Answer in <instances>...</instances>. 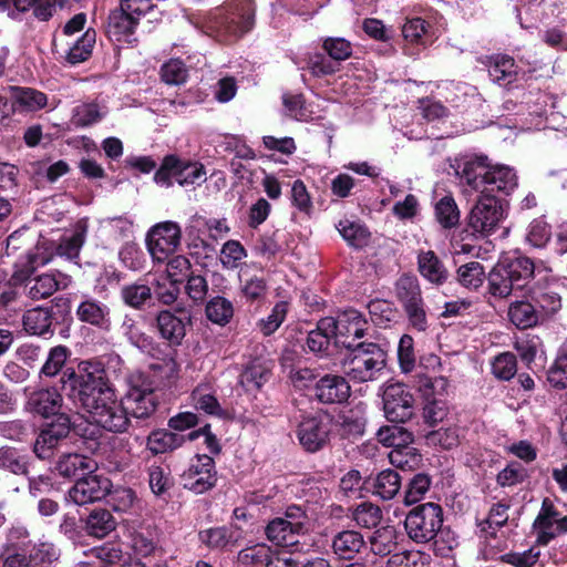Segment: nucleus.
Instances as JSON below:
<instances>
[{"label":"nucleus","mask_w":567,"mask_h":567,"mask_svg":"<svg viewBox=\"0 0 567 567\" xmlns=\"http://www.w3.org/2000/svg\"><path fill=\"white\" fill-rule=\"evenodd\" d=\"M122 400L130 416L135 419L150 417L158 405L152 380L141 372L128 378V389Z\"/></svg>","instance_id":"7"},{"label":"nucleus","mask_w":567,"mask_h":567,"mask_svg":"<svg viewBox=\"0 0 567 567\" xmlns=\"http://www.w3.org/2000/svg\"><path fill=\"white\" fill-rule=\"evenodd\" d=\"M378 440L385 446L399 449L409 445L413 441V436L405 429L396 425L381 427L378 431Z\"/></svg>","instance_id":"53"},{"label":"nucleus","mask_w":567,"mask_h":567,"mask_svg":"<svg viewBox=\"0 0 567 567\" xmlns=\"http://www.w3.org/2000/svg\"><path fill=\"white\" fill-rule=\"evenodd\" d=\"M317 399L326 404L343 403L351 393L346 378L336 374L322 377L315 386Z\"/></svg>","instance_id":"20"},{"label":"nucleus","mask_w":567,"mask_h":567,"mask_svg":"<svg viewBox=\"0 0 567 567\" xmlns=\"http://www.w3.org/2000/svg\"><path fill=\"white\" fill-rule=\"evenodd\" d=\"M365 545L361 533L342 530L332 539L333 553L341 559H352Z\"/></svg>","instance_id":"28"},{"label":"nucleus","mask_w":567,"mask_h":567,"mask_svg":"<svg viewBox=\"0 0 567 567\" xmlns=\"http://www.w3.org/2000/svg\"><path fill=\"white\" fill-rule=\"evenodd\" d=\"M383 409L390 422L404 423L414 414L413 394L402 383L388 384L383 392Z\"/></svg>","instance_id":"10"},{"label":"nucleus","mask_w":567,"mask_h":567,"mask_svg":"<svg viewBox=\"0 0 567 567\" xmlns=\"http://www.w3.org/2000/svg\"><path fill=\"white\" fill-rule=\"evenodd\" d=\"M107 495L110 506L118 513H128L138 503L136 493L130 487L117 486L114 489L110 488Z\"/></svg>","instance_id":"46"},{"label":"nucleus","mask_w":567,"mask_h":567,"mask_svg":"<svg viewBox=\"0 0 567 567\" xmlns=\"http://www.w3.org/2000/svg\"><path fill=\"white\" fill-rule=\"evenodd\" d=\"M154 293L161 303L171 306L178 298L179 284L172 281L167 277L158 278L154 284Z\"/></svg>","instance_id":"64"},{"label":"nucleus","mask_w":567,"mask_h":567,"mask_svg":"<svg viewBox=\"0 0 567 567\" xmlns=\"http://www.w3.org/2000/svg\"><path fill=\"white\" fill-rule=\"evenodd\" d=\"M443 525V509L439 504H421L409 512L404 520L408 536L415 543H427L437 536Z\"/></svg>","instance_id":"5"},{"label":"nucleus","mask_w":567,"mask_h":567,"mask_svg":"<svg viewBox=\"0 0 567 567\" xmlns=\"http://www.w3.org/2000/svg\"><path fill=\"white\" fill-rule=\"evenodd\" d=\"M13 103L22 111L35 112L43 109L48 103L44 93L31 87H11Z\"/></svg>","instance_id":"36"},{"label":"nucleus","mask_w":567,"mask_h":567,"mask_svg":"<svg viewBox=\"0 0 567 567\" xmlns=\"http://www.w3.org/2000/svg\"><path fill=\"white\" fill-rule=\"evenodd\" d=\"M106 113V107L97 103H82L73 109L71 121L78 127H86L100 122Z\"/></svg>","instance_id":"40"},{"label":"nucleus","mask_w":567,"mask_h":567,"mask_svg":"<svg viewBox=\"0 0 567 567\" xmlns=\"http://www.w3.org/2000/svg\"><path fill=\"white\" fill-rule=\"evenodd\" d=\"M506 268L513 277L517 288L526 285L527 280L534 276L535 265L528 257H517L506 262Z\"/></svg>","instance_id":"52"},{"label":"nucleus","mask_w":567,"mask_h":567,"mask_svg":"<svg viewBox=\"0 0 567 567\" xmlns=\"http://www.w3.org/2000/svg\"><path fill=\"white\" fill-rule=\"evenodd\" d=\"M254 27V7L251 0H240L224 18L223 30L234 38L241 37Z\"/></svg>","instance_id":"22"},{"label":"nucleus","mask_w":567,"mask_h":567,"mask_svg":"<svg viewBox=\"0 0 567 567\" xmlns=\"http://www.w3.org/2000/svg\"><path fill=\"white\" fill-rule=\"evenodd\" d=\"M351 518L362 528H373L381 522L382 511L379 506L364 502L352 509Z\"/></svg>","instance_id":"44"},{"label":"nucleus","mask_w":567,"mask_h":567,"mask_svg":"<svg viewBox=\"0 0 567 567\" xmlns=\"http://www.w3.org/2000/svg\"><path fill=\"white\" fill-rule=\"evenodd\" d=\"M399 533L392 525H385L373 532L369 538L370 549L374 555H390L398 546Z\"/></svg>","instance_id":"34"},{"label":"nucleus","mask_w":567,"mask_h":567,"mask_svg":"<svg viewBox=\"0 0 567 567\" xmlns=\"http://www.w3.org/2000/svg\"><path fill=\"white\" fill-rule=\"evenodd\" d=\"M52 324V316L47 308H33L23 316L24 330L31 334L43 336L49 332Z\"/></svg>","instance_id":"39"},{"label":"nucleus","mask_w":567,"mask_h":567,"mask_svg":"<svg viewBox=\"0 0 567 567\" xmlns=\"http://www.w3.org/2000/svg\"><path fill=\"white\" fill-rule=\"evenodd\" d=\"M417 266L420 274L432 284L441 285L447 279V269L432 250L419 254Z\"/></svg>","instance_id":"29"},{"label":"nucleus","mask_w":567,"mask_h":567,"mask_svg":"<svg viewBox=\"0 0 567 567\" xmlns=\"http://www.w3.org/2000/svg\"><path fill=\"white\" fill-rule=\"evenodd\" d=\"M56 0H0V8L12 14V10L24 12L33 9L34 16L40 20H48L55 10Z\"/></svg>","instance_id":"26"},{"label":"nucleus","mask_w":567,"mask_h":567,"mask_svg":"<svg viewBox=\"0 0 567 567\" xmlns=\"http://www.w3.org/2000/svg\"><path fill=\"white\" fill-rule=\"evenodd\" d=\"M121 297L127 306L134 309H141L152 299V288L140 282L125 285L121 289Z\"/></svg>","instance_id":"47"},{"label":"nucleus","mask_w":567,"mask_h":567,"mask_svg":"<svg viewBox=\"0 0 567 567\" xmlns=\"http://www.w3.org/2000/svg\"><path fill=\"white\" fill-rule=\"evenodd\" d=\"M140 20L132 14H127L120 7L113 10L109 16L107 33L115 41H128V38L134 34Z\"/></svg>","instance_id":"25"},{"label":"nucleus","mask_w":567,"mask_h":567,"mask_svg":"<svg viewBox=\"0 0 567 567\" xmlns=\"http://www.w3.org/2000/svg\"><path fill=\"white\" fill-rule=\"evenodd\" d=\"M331 420L322 412L307 415L298 426V439L308 452H317L322 449L329 437Z\"/></svg>","instance_id":"12"},{"label":"nucleus","mask_w":567,"mask_h":567,"mask_svg":"<svg viewBox=\"0 0 567 567\" xmlns=\"http://www.w3.org/2000/svg\"><path fill=\"white\" fill-rule=\"evenodd\" d=\"M63 398L55 388H43L32 391L27 401V409L33 413L49 417L60 412Z\"/></svg>","instance_id":"21"},{"label":"nucleus","mask_w":567,"mask_h":567,"mask_svg":"<svg viewBox=\"0 0 567 567\" xmlns=\"http://www.w3.org/2000/svg\"><path fill=\"white\" fill-rule=\"evenodd\" d=\"M401 488V477L393 470H384L374 478L373 493L382 499H392Z\"/></svg>","instance_id":"41"},{"label":"nucleus","mask_w":567,"mask_h":567,"mask_svg":"<svg viewBox=\"0 0 567 567\" xmlns=\"http://www.w3.org/2000/svg\"><path fill=\"white\" fill-rule=\"evenodd\" d=\"M455 173L464 192L478 194L468 216V227L477 238L494 235L508 215L498 194L509 195L518 185L516 173L505 165L492 166L485 155L465 156L456 161Z\"/></svg>","instance_id":"1"},{"label":"nucleus","mask_w":567,"mask_h":567,"mask_svg":"<svg viewBox=\"0 0 567 567\" xmlns=\"http://www.w3.org/2000/svg\"><path fill=\"white\" fill-rule=\"evenodd\" d=\"M122 329L130 342L143 352L151 353L154 350L153 338L143 332L133 319L126 318Z\"/></svg>","instance_id":"54"},{"label":"nucleus","mask_w":567,"mask_h":567,"mask_svg":"<svg viewBox=\"0 0 567 567\" xmlns=\"http://www.w3.org/2000/svg\"><path fill=\"white\" fill-rule=\"evenodd\" d=\"M199 540L213 550H230L239 545L244 538L243 529L237 524L216 526L198 534Z\"/></svg>","instance_id":"16"},{"label":"nucleus","mask_w":567,"mask_h":567,"mask_svg":"<svg viewBox=\"0 0 567 567\" xmlns=\"http://www.w3.org/2000/svg\"><path fill=\"white\" fill-rule=\"evenodd\" d=\"M76 316L82 322L102 329H107L111 323L109 307L94 299L82 301L76 309Z\"/></svg>","instance_id":"27"},{"label":"nucleus","mask_w":567,"mask_h":567,"mask_svg":"<svg viewBox=\"0 0 567 567\" xmlns=\"http://www.w3.org/2000/svg\"><path fill=\"white\" fill-rule=\"evenodd\" d=\"M181 186L200 185L206 181L205 166L199 162L182 159L176 155L164 157L154 181L162 186H171L172 179Z\"/></svg>","instance_id":"6"},{"label":"nucleus","mask_w":567,"mask_h":567,"mask_svg":"<svg viewBox=\"0 0 567 567\" xmlns=\"http://www.w3.org/2000/svg\"><path fill=\"white\" fill-rule=\"evenodd\" d=\"M246 256V249L238 240H228L221 247L219 259L225 268L234 269Z\"/></svg>","instance_id":"62"},{"label":"nucleus","mask_w":567,"mask_h":567,"mask_svg":"<svg viewBox=\"0 0 567 567\" xmlns=\"http://www.w3.org/2000/svg\"><path fill=\"white\" fill-rule=\"evenodd\" d=\"M233 315V303L224 297H215L206 306V316L214 323L224 326L229 322Z\"/></svg>","instance_id":"50"},{"label":"nucleus","mask_w":567,"mask_h":567,"mask_svg":"<svg viewBox=\"0 0 567 567\" xmlns=\"http://www.w3.org/2000/svg\"><path fill=\"white\" fill-rule=\"evenodd\" d=\"M323 329H332L336 343L347 349L358 346L359 339L365 336L369 322L365 317L354 309L340 312L337 318H323Z\"/></svg>","instance_id":"8"},{"label":"nucleus","mask_w":567,"mask_h":567,"mask_svg":"<svg viewBox=\"0 0 567 567\" xmlns=\"http://www.w3.org/2000/svg\"><path fill=\"white\" fill-rule=\"evenodd\" d=\"M488 291L493 297L506 298L513 289L517 288L513 277L506 268V262L496 264L488 274Z\"/></svg>","instance_id":"31"},{"label":"nucleus","mask_w":567,"mask_h":567,"mask_svg":"<svg viewBox=\"0 0 567 567\" xmlns=\"http://www.w3.org/2000/svg\"><path fill=\"white\" fill-rule=\"evenodd\" d=\"M516 371V357L511 352L498 354L492 362V372L499 380H511Z\"/></svg>","instance_id":"59"},{"label":"nucleus","mask_w":567,"mask_h":567,"mask_svg":"<svg viewBox=\"0 0 567 567\" xmlns=\"http://www.w3.org/2000/svg\"><path fill=\"white\" fill-rule=\"evenodd\" d=\"M70 419L61 414L56 422L49 424L38 435L33 451L41 460L52 457L59 443L69 435Z\"/></svg>","instance_id":"15"},{"label":"nucleus","mask_w":567,"mask_h":567,"mask_svg":"<svg viewBox=\"0 0 567 567\" xmlns=\"http://www.w3.org/2000/svg\"><path fill=\"white\" fill-rule=\"evenodd\" d=\"M176 311L182 317L175 316L169 310L159 311L156 317V324L159 336L172 346H179L186 334L185 319L189 318V313L184 308L177 307Z\"/></svg>","instance_id":"18"},{"label":"nucleus","mask_w":567,"mask_h":567,"mask_svg":"<svg viewBox=\"0 0 567 567\" xmlns=\"http://www.w3.org/2000/svg\"><path fill=\"white\" fill-rule=\"evenodd\" d=\"M485 279L484 267L478 261H471L457 269L458 282L468 289L480 288Z\"/></svg>","instance_id":"48"},{"label":"nucleus","mask_w":567,"mask_h":567,"mask_svg":"<svg viewBox=\"0 0 567 567\" xmlns=\"http://www.w3.org/2000/svg\"><path fill=\"white\" fill-rule=\"evenodd\" d=\"M430 556L420 550H405L390 556L386 567H429Z\"/></svg>","instance_id":"49"},{"label":"nucleus","mask_w":567,"mask_h":567,"mask_svg":"<svg viewBox=\"0 0 567 567\" xmlns=\"http://www.w3.org/2000/svg\"><path fill=\"white\" fill-rule=\"evenodd\" d=\"M182 229L175 221H162L147 233L146 246L152 259L164 262L181 245Z\"/></svg>","instance_id":"9"},{"label":"nucleus","mask_w":567,"mask_h":567,"mask_svg":"<svg viewBox=\"0 0 567 567\" xmlns=\"http://www.w3.org/2000/svg\"><path fill=\"white\" fill-rule=\"evenodd\" d=\"M85 240V229L78 228L70 235H64L56 248V252L60 256L66 257L68 259H75L79 257L80 250Z\"/></svg>","instance_id":"55"},{"label":"nucleus","mask_w":567,"mask_h":567,"mask_svg":"<svg viewBox=\"0 0 567 567\" xmlns=\"http://www.w3.org/2000/svg\"><path fill=\"white\" fill-rule=\"evenodd\" d=\"M447 388V380L443 377L429 378L424 377L420 380V391L423 393L429 404L425 409L427 419L435 423L443 420L444 411L435 408L439 404L436 396H441L445 393Z\"/></svg>","instance_id":"23"},{"label":"nucleus","mask_w":567,"mask_h":567,"mask_svg":"<svg viewBox=\"0 0 567 567\" xmlns=\"http://www.w3.org/2000/svg\"><path fill=\"white\" fill-rule=\"evenodd\" d=\"M435 215L437 221L444 228H451L457 225L460 220V212L455 200L445 196L441 198L435 206Z\"/></svg>","instance_id":"56"},{"label":"nucleus","mask_w":567,"mask_h":567,"mask_svg":"<svg viewBox=\"0 0 567 567\" xmlns=\"http://www.w3.org/2000/svg\"><path fill=\"white\" fill-rule=\"evenodd\" d=\"M216 474L215 462L210 456L196 455L182 474V484L196 494H203L215 486Z\"/></svg>","instance_id":"11"},{"label":"nucleus","mask_w":567,"mask_h":567,"mask_svg":"<svg viewBox=\"0 0 567 567\" xmlns=\"http://www.w3.org/2000/svg\"><path fill=\"white\" fill-rule=\"evenodd\" d=\"M96 468L97 463L92 457L80 453H62L54 464L58 475L69 480L92 474Z\"/></svg>","instance_id":"19"},{"label":"nucleus","mask_w":567,"mask_h":567,"mask_svg":"<svg viewBox=\"0 0 567 567\" xmlns=\"http://www.w3.org/2000/svg\"><path fill=\"white\" fill-rule=\"evenodd\" d=\"M271 558V549L266 544H255L241 549L237 554V564L240 567H256L267 565Z\"/></svg>","instance_id":"42"},{"label":"nucleus","mask_w":567,"mask_h":567,"mask_svg":"<svg viewBox=\"0 0 567 567\" xmlns=\"http://www.w3.org/2000/svg\"><path fill=\"white\" fill-rule=\"evenodd\" d=\"M352 357L344 364L346 374L355 382H368L385 365L386 354L383 349L373 343L359 342L350 349Z\"/></svg>","instance_id":"4"},{"label":"nucleus","mask_w":567,"mask_h":567,"mask_svg":"<svg viewBox=\"0 0 567 567\" xmlns=\"http://www.w3.org/2000/svg\"><path fill=\"white\" fill-rule=\"evenodd\" d=\"M338 230L343 239L355 248L365 246L370 236L364 226L349 219L340 220L338 224Z\"/></svg>","instance_id":"45"},{"label":"nucleus","mask_w":567,"mask_h":567,"mask_svg":"<svg viewBox=\"0 0 567 567\" xmlns=\"http://www.w3.org/2000/svg\"><path fill=\"white\" fill-rule=\"evenodd\" d=\"M194 405L197 410L210 415H221L223 409L210 390L209 384H199L192 393Z\"/></svg>","instance_id":"43"},{"label":"nucleus","mask_w":567,"mask_h":567,"mask_svg":"<svg viewBox=\"0 0 567 567\" xmlns=\"http://www.w3.org/2000/svg\"><path fill=\"white\" fill-rule=\"evenodd\" d=\"M413 451L410 444L392 450L389 453L391 464L402 470H412L421 461V456Z\"/></svg>","instance_id":"63"},{"label":"nucleus","mask_w":567,"mask_h":567,"mask_svg":"<svg viewBox=\"0 0 567 567\" xmlns=\"http://www.w3.org/2000/svg\"><path fill=\"white\" fill-rule=\"evenodd\" d=\"M265 533L267 538L278 546L295 545L297 543L296 537L300 535L293 528H290V525L284 522L281 517L270 520L266 526Z\"/></svg>","instance_id":"38"},{"label":"nucleus","mask_w":567,"mask_h":567,"mask_svg":"<svg viewBox=\"0 0 567 567\" xmlns=\"http://www.w3.org/2000/svg\"><path fill=\"white\" fill-rule=\"evenodd\" d=\"M69 355L70 350L65 346H56L51 348L42 368L40 369V377L54 378L60 372H62L61 381L64 384L70 383L71 391L75 380H70L68 375L64 377V372L71 370L72 368L63 370Z\"/></svg>","instance_id":"24"},{"label":"nucleus","mask_w":567,"mask_h":567,"mask_svg":"<svg viewBox=\"0 0 567 567\" xmlns=\"http://www.w3.org/2000/svg\"><path fill=\"white\" fill-rule=\"evenodd\" d=\"M49 258L39 252H28L27 261L21 262L22 270L14 272L12 281L14 285H20L23 291L33 300L44 299L53 295L61 286L60 280L53 274H43L35 277H30L38 266L45 265Z\"/></svg>","instance_id":"3"},{"label":"nucleus","mask_w":567,"mask_h":567,"mask_svg":"<svg viewBox=\"0 0 567 567\" xmlns=\"http://www.w3.org/2000/svg\"><path fill=\"white\" fill-rule=\"evenodd\" d=\"M431 486V478L425 474H416L409 483L404 494V504L413 505L425 496Z\"/></svg>","instance_id":"61"},{"label":"nucleus","mask_w":567,"mask_h":567,"mask_svg":"<svg viewBox=\"0 0 567 567\" xmlns=\"http://www.w3.org/2000/svg\"><path fill=\"white\" fill-rule=\"evenodd\" d=\"M323 318L319 320L317 329L309 332L307 337V347L313 353H326L331 338L333 336L332 329H323Z\"/></svg>","instance_id":"58"},{"label":"nucleus","mask_w":567,"mask_h":567,"mask_svg":"<svg viewBox=\"0 0 567 567\" xmlns=\"http://www.w3.org/2000/svg\"><path fill=\"white\" fill-rule=\"evenodd\" d=\"M395 296L403 308L423 301L417 278L409 275L401 276L395 282Z\"/></svg>","instance_id":"37"},{"label":"nucleus","mask_w":567,"mask_h":567,"mask_svg":"<svg viewBox=\"0 0 567 567\" xmlns=\"http://www.w3.org/2000/svg\"><path fill=\"white\" fill-rule=\"evenodd\" d=\"M95 43V31L87 30L68 51L66 61L78 64L87 60Z\"/></svg>","instance_id":"51"},{"label":"nucleus","mask_w":567,"mask_h":567,"mask_svg":"<svg viewBox=\"0 0 567 567\" xmlns=\"http://www.w3.org/2000/svg\"><path fill=\"white\" fill-rule=\"evenodd\" d=\"M488 73L495 83L506 85L516 80L518 68L512 56L496 54L489 58Z\"/></svg>","instance_id":"30"},{"label":"nucleus","mask_w":567,"mask_h":567,"mask_svg":"<svg viewBox=\"0 0 567 567\" xmlns=\"http://www.w3.org/2000/svg\"><path fill=\"white\" fill-rule=\"evenodd\" d=\"M111 481L104 476L87 474L79 478L68 492V501L79 505H87L104 498L110 488Z\"/></svg>","instance_id":"13"},{"label":"nucleus","mask_w":567,"mask_h":567,"mask_svg":"<svg viewBox=\"0 0 567 567\" xmlns=\"http://www.w3.org/2000/svg\"><path fill=\"white\" fill-rule=\"evenodd\" d=\"M533 526L537 542L546 545L556 536L567 533V516H561L553 504L545 499Z\"/></svg>","instance_id":"14"},{"label":"nucleus","mask_w":567,"mask_h":567,"mask_svg":"<svg viewBox=\"0 0 567 567\" xmlns=\"http://www.w3.org/2000/svg\"><path fill=\"white\" fill-rule=\"evenodd\" d=\"M74 379L68 398L76 409L89 414L97 426L112 433H124L130 426V414L123 402L116 398L112 385L100 371H87L76 374L74 369L64 372V377Z\"/></svg>","instance_id":"2"},{"label":"nucleus","mask_w":567,"mask_h":567,"mask_svg":"<svg viewBox=\"0 0 567 567\" xmlns=\"http://www.w3.org/2000/svg\"><path fill=\"white\" fill-rule=\"evenodd\" d=\"M187 76L188 70L179 59H171L161 68V78L166 84L181 85Z\"/></svg>","instance_id":"57"},{"label":"nucleus","mask_w":567,"mask_h":567,"mask_svg":"<svg viewBox=\"0 0 567 567\" xmlns=\"http://www.w3.org/2000/svg\"><path fill=\"white\" fill-rule=\"evenodd\" d=\"M184 442L183 435L166 430H154L147 436L146 447L153 455H158L178 449Z\"/></svg>","instance_id":"33"},{"label":"nucleus","mask_w":567,"mask_h":567,"mask_svg":"<svg viewBox=\"0 0 567 567\" xmlns=\"http://www.w3.org/2000/svg\"><path fill=\"white\" fill-rule=\"evenodd\" d=\"M508 318L519 329L536 326L540 320V312L527 301H515L508 308Z\"/></svg>","instance_id":"35"},{"label":"nucleus","mask_w":567,"mask_h":567,"mask_svg":"<svg viewBox=\"0 0 567 567\" xmlns=\"http://www.w3.org/2000/svg\"><path fill=\"white\" fill-rule=\"evenodd\" d=\"M551 236L550 227L543 218L534 219L526 234V240L536 248H543L549 241Z\"/></svg>","instance_id":"60"},{"label":"nucleus","mask_w":567,"mask_h":567,"mask_svg":"<svg viewBox=\"0 0 567 567\" xmlns=\"http://www.w3.org/2000/svg\"><path fill=\"white\" fill-rule=\"evenodd\" d=\"M117 522L114 516L104 508L94 509L85 519L84 529L87 535L103 538L115 530Z\"/></svg>","instance_id":"32"},{"label":"nucleus","mask_w":567,"mask_h":567,"mask_svg":"<svg viewBox=\"0 0 567 567\" xmlns=\"http://www.w3.org/2000/svg\"><path fill=\"white\" fill-rule=\"evenodd\" d=\"M85 560L80 561L78 567H121L128 555L122 547L114 543H105L101 546L84 551Z\"/></svg>","instance_id":"17"}]
</instances>
